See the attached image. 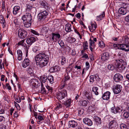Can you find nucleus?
<instances>
[{
    "label": "nucleus",
    "instance_id": "21",
    "mask_svg": "<svg viewBox=\"0 0 129 129\" xmlns=\"http://www.w3.org/2000/svg\"><path fill=\"white\" fill-rule=\"evenodd\" d=\"M60 68L58 66H55L52 67L50 69V70L51 72H57L59 71L60 70Z\"/></svg>",
    "mask_w": 129,
    "mask_h": 129
},
{
    "label": "nucleus",
    "instance_id": "24",
    "mask_svg": "<svg viewBox=\"0 0 129 129\" xmlns=\"http://www.w3.org/2000/svg\"><path fill=\"white\" fill-rule=\"evenodd\" d=\"M71 25L70 24H67L65 25V30L67 32H69L71 31L72 30L71 28Z\"/></svg>",
    "mask_w": 129,
    "mask_h": 129
},
{
    "label": "nucleus",
    "instance_id": "10",
    "mask_svg": "<svg viewBox=\"0 0 129 129\" xmlns=\"http://www.w3.org/2000/svg\"><path fill=\"white\" fill-rule=\"evenodd\" d=\"M26 12L27 13H30L32 12V10L35 9V8L33 7L32 5L30 4H26Z\"/></svg>",
    "mask_w": 129,
    "mask_h": 129
},
{
    "label": "nucleus",
    "instance_id": "9",
    "mask_svg": "<svg viewBox=\"0 0 129 129\" xmlns=\"http://www.w3.org/2000/svg\"><path fill=\"white\" fill-rule=\"evenodd\" d=\"M39 3L42 7L46 9V10H48L49 9V5L45 1L40 0L39 2Z\"/></svg>",
    "mask_w": 129,
    "mask_h": 129
},
{
    "label": "nucleus",
    "instance_id": "11",
    "mask_svg": "<svg viewBox=\"0 0 129 129\" xmlns=\"http://www.w3.org/2000/svg\"><path fill=\"white\" fill-rule=\"evenodd\" d=\"M36 41V38L33 37H28L26 40L27 44L31 45Z\"/></svg>",
    "mask_w": 129,
    "mask_h": 129
},
{
    "label": "nucleus",
    "instance_id": "22",
    "mask_svg": "<svg viewBox=\"0 0 129 129\" xmlns=\"http://www.w3.org/2000/svg\"><path fill=\"white\" fill-rule=\"evenodd\" d=\"M89 48L91 51L92 52L93 51V49L94 48L95 44L94 43L93 41L90 39L89 40Z\"/></svg>",
    "mask_w": 129,
    "mask_h": 129
},
{
    "label": "nucleus",
    "instance_id": "2",
    "mask_svg": "<svg viewBox=\"0 0 129 129\" xmlns=\"http://www.w3.org/2000/svg\"><path fill=\"white\" fill-rule=\"evenodd\" d=\"M113 66L115 68L124 70L127 66V64L125 61L122 59L113 60L111 61Z\"/></svg>",
    "mask_w": 129,
    "mask_h": 129
},
{
    "label": "nucleus",
    "instance_id": "27",
    "mask_svg": "<svg viewBox=\"0 0 129 129\" xmlns=\"http://www.w3.org/2000/svg\"><path fill=\"white\" fill-rule=\"evenodd\" d=\"M27 71L28 73L31 76L34 75V73L33 71V69L31 67H29L27 69Z\"/></svg>",
    "mask_w": 129,
    "mask_h": 129
},
{
    "label": "nucleus",
    "instance_id": "52",
    "mask_svg": "<svg viewBox=\"0 0 129 129\" xmlns=\"http://www.w3.org/2000/svg\"><path fill=\"white\" fill-rule=\"evenodd\" d=\"M62 107V106L61 104H58L56 106L55 108L56 109H57L59 108H60Z\"/></svg>",
    "mask_w": 129,
    "mask_h": 129
},
{
    "label": "nucleus",
    "instance_id": "56",
    "mask_svg": "<svg viewBox=\"0 0 129 129\" xmlns=\"http://www.w3.org/2000/svg\"><path fill=\"white\" fill-rule=\"evenodd\" d=\"M37 118L39 120H44V119L41 115H38V116Z\"/></svg>",
    "mask_w": 129,
    "mask_h": 129
},
{
    "label": "nucleus",
    "instance_id": "31",
    "mask_svg": "<svg viewBox=\"0 0 129 129\" xmlns=\"http://www.w3.org/2000/svg\"><path fill=\"white\" fill-rule=\"evenodd\" d=\"M122 40L126 44H129V38H128L127 36H125L123 37Z\"/></svg>",
    "mask_w": 129,
    "mask_h": 129
},
{
    "label": "nucleus",
    "instance_id": "32",
    "mask_svg": "<svg viewBox=\"0 0 129 129\" xmlns=\"http://www.w3.org/2000/svg\"><path fill=\"white\" fill-rule=\"evenodd\" d=\"M129 126L125 124L122 123L120 125V127L121 129H129Z\"/></svg>",
    "mask_w": 129,
    "mask_h": 129
},
{
    "label": "nucleus",
    "instance_id": "17",
    "mask_svg": "<svg viewBox=\"0 0 129 129\" xmlns=\"http://www.w3.org/2000/svg\"><path fill=\"white\" fill-rule=\"evenodd\" d=\"M120 49L126 51H129V46L127 45L120 44Z\"/></svg>",
    "mask_w": 129,
    "mask_h": 129
},
{
    "label": "nucleus",
    "instance_id": "33",
    "mask_svg": "<svg viewBox=\"0 0 129 129\" xmlns=\"http://www.w3.org/2000/svg\"><path fill=\"white\" fill-rule=\"evenodd\" d=\"M40 78L43 83H45L46 80L47 81V77L45 75L40 77Z\"/></svg>",
    "mask_w": 129,
    "mask_h": 129
},
{
    "label": "nucleus",
    "instance_id": "12",
    "mask_svg": "<svg viewBox=\"0 0 129 129\" xmlns=\"http://www.w3.org/2000/svg\"><path fill=\"white\" fill-rule=\"evenodd\" d=\"M30 84L32 86L34 87H37L40 84L38 82L37 80L35 79H32L30 80Z\"/></svg>",
    "mask_w": 129,
    "mask_h": 129
},
{
    "label": "nucleus",
    "instance_id": "38",
    "mask_svg": "<svg viewBox=\"0 0 129 129\" xmlns=\"http://www.w3.org/2000/svg\"><path fill=\"white\" fill-rule=\"evenodd\" d=\"M68 40L70 43H72L76 41V39L75 38H72L71 37H69L68 38Z\"/></svg>",
    "mask_w": 129,
    "mask_h": 129
},
{
    "label": "nucleus",
    "instance_id": "35",
    "mask_svg": "<svg viewBox=\"0 0 129 129\" xmlns=\"http://www.w3.org/2000/svg\"><path fill=\"white\" fill-rule=\"evenodd\" d=\"M85 96L89 100H90L92 97V94L90 93L87 92L85 94Z\"/></svg>",
    "mask_w": 129,
    "mask_h": 129
},
{
    "label": "nucleus",
    "instance_id": "16",
    "mask_svg": "<svg viewBox=\"0 0 129 129\" xmlns=\"http://www.w3.org/2000/svg\"><path fill=\"white\" fill-rule=\"evenodd\" d=\"M127 8L121 7L118 10V12L120 14L125 15L127 12Z\"/></svg>",
    "mask_w": 129,
    "mask_h": 129
},
{
    "label": "nucleus",
    "instance_id": "8",
    "mask_svg": "<svg viewBox=\"0 0 129 129\" xmlns=\"http://www.w3.org/2000/svg\"><path fill=\"white\" fill-rule=\"evenodd\" d=\"M123 77L119 73L116 74L113 77L114 81L116 82H119L122 80Z\"/></svg>",
    "mask_w": 129,
    "mask_h": 129
},
{
    "label": "nucleus",
    "instance_id": "1",
    "mask_svg": "<svg viewBox=\"0 0 129 129\" xmlns=\"http://www.w3.org/2000/svg\"><path fill=\"white\" fill-rule=\"evenodd\" d=\"M49 59L48 56L43 52L40 53L35 57L36 65L41 68L47 64Z\"/></svg>",
    "mask_w": 129,
    "mask_h": 129
},
{
    "label": "nucleus",
    "instance_id": "34",
    "mask_svg": "<svg viewBox=\"0 0 129 129\" xmlns=\"http://www.w3.org/2000/svg\"><path fill=\"white\" fill-rule=\"evenodd\" d=\"M95 122L96 123L99 124H101V119L99 117H96L94 119Z\"/></svg>",
    "mask_w": 129,
    "mask_h": 129
},
{
    "label": "nucleus",
    "instance_id": "49",
    "mask_svg": "<svg viewBox=\"0 0 129 129\" xmlns=\"http://www.w3.org/2000/svg\"><path fill=\"white\" fill-rule=\"evenodd\" d=\"M55 39H56V38L59 39L60 37V36L59 34H55Z\"/></svg>",
    "mask_w": 129,
    "mask_h": 129
},
{
    "label": "nucleus",
    "instance_id": "51",
    "mask_svg": "<svg viewBox=\"0 0 129 129\" xmlns=\"http://www.w3.org/2000/svg\"><path fill=\"white\" fill-rule=\"evenodd\" d=\"M91 26H92V29H93V30L94 31L95 30L96 27V25L95 24H91Z\"/></svg>",
    "mask_w": 129,
    "mask_h": 129
},
{
    "label": "nucleus",
    "instance_id": "20",
    "mask_svg": "<svg viewBox=\"0 0 129 129\" xmlns=\"http://www.w3.org/2000/svg\"><path fill=\"white\" fill-rule=\"evenodd\" d=\"M109 127H115L117 125V123L116 120H113L111 121L109 124Z\"/></svg>",
    "mask_w": 129,
    "mask_h": 129
},
{
    "label": "nucleus",
    "instance_id": "4",
    "mask_svg": "<svg viewBox=\"0 0 129 129\" xmlns=\"http://www.w3.org/2000/svg\"><path fill=\"white\" fill-rule=\"evenodd\" d=\"M122 86L119 84H116L113 86L112 90L115 94L119 93L122 90Z\"/></svg>",
    "mask_w": 129,
    "mask_h": 129
},
{
    "label": "nucleus",
    "instance_id": "6",
    "mask_svg": "<svg viewBox=\"0 0 129 129\" xmlns=\"http://www.w3.org/2000/svg\"><path fill=\"white\" fill-rule=\"evenodd\" d=\"M67 96V92L66 90H63L62 92H59L57 94V98L58 100H61L64 98L66 96Z\"/></svg>",
    "mask_w": 129,
    "mask_h": 129
},
{
    "label": "nucleus",
    "instance_id": "5",
    "mask_svg": "<svg viewBox=\"0 0 129 129\" xmlns=\"http://www.w3.org/2000/svg\"><path fill=\"white\" fill-rule=\"evenodd\" d=\"M22 19L23 21H27L30 22H32L33 20L30 13H27L23 15L22 17Z\"/></svg>",
    "mask_w": 129,
    "mask_h": 129
},
{
    "label": "nucleus",
    "instance_id": "14",
    "mask_svg": "<svg viewBox=\"0 0 129 129\" xmlns=\"http://www.w3.org/2000/svg\"><path fill=\"white\" fill-rule=\"evenodd\" d=\"M30 62L29 59L27 58L25 59L22 62V66L24 68H25L29 65Z\"/></svg>",
    "mask_w": 129,
    "mask_h": 129
},
{
    "label": "nucleus",
    "instance_id": "40",
    "mask_svg": "<svg viewBox=\"0 0 129 129\" xmlns=\"http://www.w3.org/2000/svg\"><path fill=\"white\" fill-rule=\"evenodd\" d=\"M88 44L87 41H86L83 44V47H84V48L85 49H88Z\"/></svg>",
    "mask_w": 129,
    "mask_h": 129
},
{
    "label": "nucleus",
    "instance_id": "36",
    "mask_svg": "<svg viewBox=\"0 0 129 129\" xmlns=\"http://www.w3.org/2000/svg\"><path fill=\"white\" fill-rule=\"evenodd\" d=\"M78 115L81 116L82 115L84 112V109L82 108H79L78 110Z\"/></svg>",
    "mask_w": 129,
    "mask_h": 129
},
{
    "label": "nucleus",
    "instance_id": "43",
    "mask_svg": "<svg viewBox=\"0 0 129 129\" xmlns=\"http://www.w3.org/2000/svg\"><path fill=\"white\" fill-rule=\"evenodd\" d=\"M123 116L125 118H127L129 116V112L127 111L125 112L123 114Z\"/></svg>",
    "mask_w": 129,
    "mask_h": 129
},
{
    "label": "nucleus",
    "instance_id": "63",
    "mask_svg": "<svg viewBox=\"0 0 129 129\" xmlns=\"http://www.w3.org/2000/svg\"><path fill=\"white\" fill-rule=\"evenodd\" d=\"M125 20L127 22H129V15L125 17Z\"/></svg>",
    "mask_w": 129,
    "mask_h": 129
},
{
    "label": "nucleus",
    "instance_id": "13",
    "mask_svg": "<svg viewBox=\"0 0 129 129\" xmlns=\"http://www.w3.org/2000/svg\"><path fill=\"white\" fill-rule=\"evenodd\" d=\"M83 121L85 124L89 126H91L93 124L92 120L88 118H84L83 119Z\"/></svg>",
    "mask_w": 129,
    "mask_h": 129
},
{
    "label": "nucleus",
    "instance_id": "23",
    "mask_svg": "<svg viewBox=\"0 0 129 129\" xmlns=\"http://www.w3.org/2000/svg\"><path fill=\"white\" fill-rule=\"evenodd\" d=\"M20 7L18 6H15L13 9V13L14 15L16 14L19 12L20 9Z\"/></svg>",
    "mask_w": 129,
    "mask_h": 129
},
{
    "label": "nucleus",
    "instance_id": "54",
    "mask_svg": "<svg viewBox=\"0 0 129 129\" xmlns=\"http://www.w3.org/2000/svg\"><path fill=\"white\" fill-rule=\"evenodd\" d=\"M65 81H67V80H69L70 78V77L69 76V75L68 73L67 74L65 75Z\"/></svg>",
    "mask_w": 129,
    "mask_h": 129
},
{
    "label": "nucleus",
    "instance_id": "29",
    "mask_svg": "<svg viewBox=\"0 0 129 129\" xmlns=\"http://www.w3.org/2000/svg\"><path fill=\"white\" fill-rule=\"evenodd\" d=\"M48 80L51 84L53 83V76L51 75H49L47 77Z\"/></svg>",
    "mask_w": 129,
    "mask_h": 129
},
{
    "label": "nucleus",
    "instance_id": "64",
    "mask_svg": "<svg viewBox=\"0 0 129 129\" xmlns=\"http://www.w3.org/2000/svg\"><path fill=\"white\" fill-rule=\"evenodd\" d=\"M98 88L96 87H94L92 88V90L94 92H96L98 90Z\"/></svg>",
    "mask_w": 129,
    "mask_h": 129
},
{
    "label": "nucleus",
    "instance_id": "59",
    "mask_svg": "<svg viewBox=\"0 0 129 129\" xmlns=\"http://www.w3.org/2000/svg\"><path fill=\"white\" fill-rule=\"evenodd\" d=\"M34 52H36L38 51V48L36 46L33 49Z\"/></svg>",
    "mask_w": 129,
    "mask_h": 129
},
{
    "label": "nucleus",
    "instance_id": "61",
    "mask_svg": "<svg viewBox=\"0 0 129 129\" xmlns=\"http://www.w3.org/2000/svg\"><path fill=\"white\" fill-rule=\"evenodd\" d=\"M17 55L22 54L21 50H18L17 51Z\"/></svg>",
    "mask_w": 129,
    "mask_h": 129
},
{
    "label": "nucleus",
    "instance_id": "39",
    "mask_svg": "<svg viewBox=\"0 0 129 129\" xmlns=\"http://www.w3.org/2000/svg\"><path fill=\"white\" fill-rule=\"evenodd\" d=\"M99 45L100 47L101 48H103L105 46V44L102 41L99 42Z\"/></svg>",
    "mask_w": 129,
    "mask_h": 129
},
{
    "label": "nucleus",
    "instance_id": "3",
    "mask_svg": "<svg viewBox=\"0 0 129 129\" xmlns=\"http://www.w3.org/2000/svg\"><path fill=\"white\" fill-rule=\"evenodd\" d=\"M49 14L48 10H44L40 12L38 14V17L39 21H43L47 17Z\"/></svg>",
    "mask_w": 129,
    "mask_h": 129
},
{
    "label": "nucleus",
    "instance_id": "46",
    "mask_svg": "<svg viewBox=\"0 0 129 129\" xmlns=\"http://www.w3.org/2000/svg\"><path fill=\"white\" fill-rule=\"evenodd\" d=\"M111 111L112 112L116 114L117 113V108H115L114 107H112L111 108Z\"/></svg>",
    "mask_w": 129,
    "mask_h": 129
},
{
    "label": "nucleus",
    "instance_id": "58",
    "mask_svg": "<svg viewBox=\"0 0 129 129\" xmlns=\"http://www.w3.org/2000/svg\"><path fill=\"white\" fill-rule=\"evenodd\" d=\"M128 83H129V81L127 80H126L124 82L123 84L125 86L126 85H127L128 84Z\"/></svg>",
    "mask_w": 129,
    "mask_h": 129
},
{
    "label": "nucleus",
    "instance_id": "19",
    "mask_svg": "<svg viewBox=\"0 0 129 129\" xmlns=\"http://www.w3.org/2000/svg\"><path fill=\"white\" fill-rule=\"evenodd\" d=\"M77 123L74 120H71L69 121V127L74 128L77 125Z\"/></svg>",
    "mask_w": 129,
    "mask_h": 129
},
{
    "label": "nucleus",
    "instance_id": "30",
    "mask_svg": "<svg viewBox=\"0 0 129 129\" xmlns=\"http://www.w3.org/2000/svg\"><path fill=\"white\" fill-rule=\"evenodd\" d=\"M105 14V12H103L101 15L97 16L96 18V20L98 21L101 20H102V18L104 16Z\"/></svg>",
    "mask_w": 129,
    "mask_h": 129
},
{
    "label": "nucleus",
    "instance_id": "7",
    "mask_svg": "<svg viewBox=\"0 0 129 129\" xmlns=\"http://www.w3.org/2000/svg\"><path fill=\"white\" fill-rule=\"evenodd\" d=\"M18 34L19 37L22 39L25 38L27 35V32L24 29H21L19 30Z\"/></svg>",
    "mask_w": 129,
    "mask_h": 129
},
{
    "label": "nucleus",
    "instance_id": "15",
    "mask_svg": "<svg viewBox=\"0 0 129 129\" xmlns=\"http://www.w3.org/2000/svg\"><path fill=\"white\" fill-rule=\"evenodd\" d=\"M111 93L109 91H107L103 94L102 97L103 99L105 100H108L110 98Z\"/></svg>",
    "mask_w": 129,
    "mask_h": 129
},
{
    "label": "nucleus",
    "instance_id": "26",
    "mask_svg": "<svg viewBox=\"0 0 129 129\" xmlns=\"http://www.w3.org/2000/svg\"><path fill=\"white\" fill-rule=\"evenodd\" d=\"M71 103V100L69 99L65 101L64 103V104L66 107H69L70 106Z\"/></svg>",
    "mask_w": 129,
    "mask_h": 129
},
{
    "label": "nucleus",
    "instance_id": "62",
    "mask_svg": "<svg viewBox=\"0 0 129 129\" xmlns=\"http://www.w3.org/2000/svg\"><path fill=\"white\" fill-rule=\"evenodd\" d=\"M58 43L61 46H64V43L63 42L61 41L60 42V41H58Z\"/></svg>",
    "mask_w": 129,
    "mask_h": 129
},
{
    "label": "nucleus",
    "instance_id": "47",
    "mask_svg": "<svg viewBox=\"0 0 129 129\" xmlns=\"http://www.w3.org/2000/svg\"><path fill=\"white\" fill-rule=\"evenodd\" d=\"M30 32L34 35H39V34L38 32L34 30L31 29L30 30Z\"/></svg>",
    "mask_w": 129,
    "mask_h": 129
},
{
    "label": "nucleus",
    "instance_id": "42",
    "mask_svg": "<svg viewBox=\"0 0 129 129\" xmlns=\"http://www.w3.org/2000/svg\"><path fill=\"white\" fill-rule=\"evenodd\" d=\"M45 87H43L41 88V92L43 94H46V90H45Z\"/></svg>",
    "mask_w": 129,
    "mask_h": 129
},
{
    "label": "nucleus",
    "instance_id": "53",
    "mask_svg": "<svg viewBox=\"0 0 129 129\" xmlns=\"http://www.w3.org/2000/svg\"><path fill=\"white\" fill-rule=\"evenodd\" d=\"M22 54L20 55H18V59L19 60H21L22 59Z\"/></svg>",
    "mask_w": 129,
    "mask_h": 129
},
{
    "label": "nucleus",
    "instance_id": "55",
    "mask_svg": "<svg viewBox=\"0 0 129 129\" xmlns=\"http://www.w3.org/2000/svg\"><path fill=\"white\" fill-rule=\"evenodd\" d=\"M6 87L7 88V89L9 90H10L11 89V86L9 84V83H6Z\"/></svg>",
    "mask_w": 129,
    "mask_h": 129
},
{
    "label": "nucleus",
    "instance_id": "28",
    "mask_svg": "<svg viewBox=\"0 0 129 129\" xmlns=\"http://www.w3.org/2000/svg\"><path fill=\"white\" fill-rule=\"evenodd\" d=\"M23 23L24 26L28 28L31 25L32 22H30L27 21H23Z\"/></svg>",
    "mask_w": 129,
    "mask_h": 129
},
{
    "label": "nucleus",
    "instance_id": "37",
    "mask_svg": "<svg viewBox=\"0 0 129 129\" xmlns=\"http://www.w3.org/2000/svg\"><path fill=\"white\" fill-rule=\"evenodd\" d=\"M80 104L82 106H86L87 104V102L86 100H84L80 101Z\"/></svg>",
    "mask_w": 129,
    "mask_h": 129
},
{
    "label": "nucleus",
    "instance_id": "25",
    "mask_svg": "<svg viewBox=\"0 0 129 129\" xmlns=\"http://www.w3.org/2000/svg\"><path fill=\"white\" fill-rule=\"evenodd\" d=\"M45 90H46V94L50 92L52 93L53 91L52 88L48 85L45 86Z\"/></svg>",
    "mask_w": 129,
    "mask_h": 129
},
{
    "label": "nucleus",
    "instance_id": "60",
    "mask_svg": "<svg viewBox=\"0 0 129 129\" xmlns=\"http://www.w3.org/2000/svg\"><path fill=\"white\" fill-rule=\"evenodd\" d=\"M24 40H23L19 42L18 43V45H21L22 46H23L24 45L23 43L24 42Z\"/></svg>",
    "mask_w": 129,
    "mask_h": 129
},
{
    "label": "nucleus",
    "instance_id": "45",
    "mask_svg": "<svg viewBox=\"0 0 129 129\" xmlns=\"http://www.w3.org/2000/svg\"><path fill=\"white\" fill-rule=\"evenodd\" d=\"M120 44H114L113 45V47L116 49H120Z\"/></svg>",
    "mask_w": 129,
    "mask_h": 129
},
{
    "label": "nucleus",
    "instance_id": "18",
    "mask_svg": "<svg viewBox=\"0 0 129 129\" xmlns=\"http://www.w3.org/2000/svg\"><path fill=\"white\" fill-rule=\"evenodd\" d=\"M109 58V54L108 52L103 53L101 56V59L103 61L108 60Z\"/></svg>",
    "mask_w": 129,
    "mask_h": 129
},
{
    "label": "nucleus",
    "instance_id": "48",
    "mask_svg": "<svg viewBox=\"0 0 129 129\" xmlns=\"http://www.w3.org/2000/svg\"><path fill=\"white\" fill-rule=\"evenodd\" d=\"M114 67L113 66V65L112 66L110 65H109L108 66V69L110 70H113L114 69Z\"/></svg>",
    "mask_w": 129,
    "mask_h": 129
},
{
    "label": "nucleus",
    "instance_id": "50",
    "mask_svg": "<svg viewBox=\"0 0 129 129\" xmlns=\"http://www.w3.org/2000/svg\"><path fill=\"white\" fill-rule=\"evenodd\" d=\"M85 64L86 66V70H87L89 68V64L88 61L86 62Z\"/></svg>",
    "mask_w": 129,
    "mask_h": 129
},
{
    "label": "nucleus",
    "instance_id": "41",
    "mask_svg": "<svg viewBox=\"0 0 129 129\" xmlns=\"http://www.w3.org/2000/svg\"><path fill=\"white\" fill-rule=\"evenodd\" d=\"M66 58L64 57H62V60L61 61V63L62 65H63L66 63Z\"/></svg>",
    "mask_w": 129,
    "mask_h": 129
},
{
    "label": "nucleus",
    "instance_id": "57",
    "mask_svg": "<svg viewBox=\"0 0 129 129\" xmlns=\"http://www.w3.org/2000/svg\"><path fill=\"white\" fill-rule=\"evenodd\" d=\"M117 112H120L122 111V109L121 108H120L119 107H117Z\"/></svg>",
    "mask_w": 129,
    "mask_h": 129
},
{
    "label": "nucleus",
    "instance_id": "44",
    "mask_svg": "<svg viewBox=\"0 0 129 129\" xmlns=\"http://www.w3.org/2000/svg\"><path fill=\"white\" fill-rule=\"evenodd\" d=\"M94 77H95V76H94L93 75H91L90 77V82H91V83H93L94 81Z\"/></svg>",
    "mask_w": 129,
    "mask_h": 129
}]
</instances>
